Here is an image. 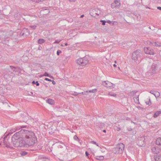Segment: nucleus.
<instances>
[{
    "mask_svg": "<svg viewBox=\"0 0 161 161\" xmlns=\"http://www.w3.org/2000/svg\"><path fill=\"white\" fill-rule=\"evenodd\" d=\"M17 134H14L12 138V142L15 147H28L33 146L37 142V139L35 133L32 131L26 130L23 138H17Z\"/></svg>",
    "mask_w": 161,
    "mask_h": 161,
    "instance_id": "f257e3e1",
    "label": "nucleus"
},
{
    "mask_svg": "<svg viewBox=\"0 0 161 161\" xmlns=\"http://www.w3.org/2000/svg\"><path fill=\"white\" fill-rule=\"evenodd\" d=\"M124 145L123 143H120L117 144L115 149V153L117 154L122 153L124 149Z\"/></svg>",
    "mask_w": 161,
    "mask_h": 161,
    "instance_id": "f03ea898",
    "label": "nucleus"
},
{
    "mask_svg": "<svg viewBox=\"0 0 161 161\" xmlns=\"http://www.w3.org/2000/svg\"><path fill=\"white\" fill-rule=\"evenodd\" d=\"M88 62V61L86 58H79L76 60V63L80 66H84L86 65Z\"/></svg>",
    "mask_w": 161,
    "mask_h": 161,
    "instance_id": "7ed1b4c3",
    "label": "nucleus"
},
{
    "mask_svg": "<svg viewBox=\"0 0 161 161\" xmlns=\"http://www.w3.org/2000/svg\"><path fill=\"white\" fill-rule=\"evenodd\" d=\"M145 53L147 54L154 55L155 53L153 49L148 47H145L144 49Z\"/></svg>",
    "mask_w": 161,
    "mask_h": 161,
    "instance_id": "20e7f679",
    "label": "nucleus"
},
{
    "mask_svg": "<svg viewBox=\"0 0 161 161\" xmlns=\"http://www.w3.org/2000/svg\"><path fill=\"white\" fill-rule=\"evenodd\" d=\"M120 0H116L111 5V7L114 8L119 6L120 5Z\"/></svg>",
    "mask_w": 161,
    "mask_h": 161,
    "instance_id": "39448f33",
    "label": "nucleus"
},
{
    "mask_svg": "<svg viewBox=\"0 0 161 161\" xmlns=\"http://www.w3.org/2000/svg\"><path fill=\"white\" fill-rule=\"evenodd\" d=\"M152 150L153 153L154 154H158L160 151V149L158 147H155L152 148Z\"/></svg>",
    "mask_w": 161,
    "mask_h": 161,
    "instance_id": "423d86ee",
    "label": "nucleus"
},
{
    "mask_svg": "<svg viewBox=\"0 0 161 161\" xmlns=\"http://www.w3.org/2000/svg\"><path fill=\"white\" fill-rule=\"evenodd\" d=\"M47 102L50 105H53L54 104V101L52 99H48L46 100Z\"/></svg>",
    "mask_w": 161,
    "mask_h": 161,
    "instance_id": "0eeeda50",
    "label": "nucleus"
},
{
    "mask_svg": "<svg viewBox=\"0 0 161 161\" xmlns=\"http://www.w3.org/2000/svg\"><path fill=\"white\" fill-rule=\"evenodd\" d=\"M156 144L158 145H161V138H158L156 140Z\"/></svg>",
    "mask_w": 161,
    "mask_h": 161,
    "instance_id": "6e6552de",
    "label": "nucleus"
},
{
    "mask_svg": "<svg viewBox=\"0 0 161 161\" xmlns=\"http://www.w3.org/2000/svg\"><path fill=\"white\" fill-rule=\"evenodd\" d=\"M161 111H158L156 112L153 115V117L154 118L157 117L161 114Z\"/></svg>",
    "mask_w": 161,
    "mask_h": 161,
    "instance_id": "1a4fd4ad",
    "label": "nucleus"
},
{
    "mask_svg": "<svg viewBox=\"0 0 161 161\" xmlns=\"http://www.w3.org/2000/svg\"><path fill=\"white\" fill-rule=\"evenodd\" d=\"M96 158L99 160H103L104 159V156H96Z\"/></svg>",
    "mask_w": 161,
    "mask_h": 161,
    "instance_id": "9d476101",
    "label": "nucleus"
},
{
    "mask_svg": "<svg viewBox=\"0 0 161 161\" xmlns=\"http://www.w3.org/2000/svg\"><path fill=\"white\" fill-rule=\"evenodd\" d=\"M103 83V85L107 87H108V85L110 86V85H112V84L111 83H110L108 81L104 82V83Z\"/></svg>",
    "mask_w": 161,
    "mask_h": 161,
    "instance_id": "9b49d317",
    "label": "nucleus"
},
{
    "mask_svg": "<svg viewBox=\"0 0 161 161\" xmlns=\"http://www.w3.org/2000/svg\"><path fill=\"white\" fill-rule=\"evenodd\" d=\"M145 103L147 105H150L151 104L150 99L149 98L147 99L146 100Z\"/></svg>",
    "mask_w": 161,
    "mask_h": 161,
    "instance_id": "f8f14e48",
    "label": "nucleus"
},
{
    "mask_svg": "<svg viewBox=\"0 0 161 161\" xmlns=\"http://www.w3.org/2000/svg\"><path fill=\"white\" fill-rule=\"evenodd\" d=\"M155 161H161V156H158L155 158Z\"/></svg>",
    "mask_w": 161,
    "mask_h": 161,
    "instance_id": "ddd939ff",
    "label": "nucleus"
},
{
    "mask_svg": "<svg viewBox=\"0 0 161 161\" xmlns=\"http://www.w3.org/2000/svg\"><path fill=\"white\" fill-rule=\"evenodd\" d=\"M45 42V40L42 39H41L38 40V43L39 44H42Z\"/></svg>",
    "mask_w": 161,
    "mask_h": 161,
    "instance_id": "4468645a",
    "label": "nucleus"
},
{
    "mask_svg": "<svg viewBox=\"0 0 161 161\" xmlns=\"http://www.w3.org/2000/svg\"><path fill=\"white\" fill-rule=\"evenodd\" d=\"M134 100L136 103H139V101L138 97H134Z\"/></svg>",
    "mask_w": 161,
    "mask_h": 161,
    "instance_id": "2eb2a0df",
    "label": "nucleus"
},
{
    "mask_svg": "<svg viewBox=\"0 0 161 161\" xmlns=\"http://www.w3.org/2000/svg\"><path fill=\"white\" fill-rule=\"evenodd\" d=\"M154 95L156 97H158L160 95V93L158 92H155Z\"/></svg>",
    "mask_w": 161,
    "mask_h": 161,
    "instance_id": "dca6fc26",
    "label": "nucleus"
},
{
    "mask_svg": "<svg viewBox=\"0 0 161 161\" xmlns=\"http://www.w3.org/2000/svg\"><path fill=\"white\" fill-rule=\"evenodd\" d=\"M27 153L26 152L23 151L21 153V154L22 156H25L27 154Z\"/></svg>",
    "mask_w": 161,
    "mask_h": 161,
    "instance_id": "f3484780",
    "label": "nucleus"
},
{
    "mask_svg": "<svg viewBox=\"0 0 161 161\" xmlns=\"http://www.w3.org/2000/svg\"><path fill=\"white\" fill-rule=\"evenodd\" d=\"M43 76H48L51 77V76H49V74L46 72L43 75Z\"/></svg>",
    "mask_w": 161,
    "mask_h": 161,
    "instance_id": "a211bd4d",
    "label": "nucleus"
},
{
    "mask_svg": "<svg viewBox=\"0 0 161 161\" xmlns=\"http://www.w3.org/2000/svg\"><path fill=\"white\" fill-rule=\"evenodd\" d=\"M91 143L93 144H95L97 146H98V143H97V142H95L94 141H92L91 142Z\"/></svg>",
    "mask_w": 161,
    "mask_h": 161,
    "instance_id": "6ab92c4d",
    "label": "nucleus"
},
{
    "mask_svg": "<svg viewBox=\"0 0 161 161\" xmlns=\"http://www.w3.org/2000/svg\"><path fill=\"white\" fill-rule=\"evenodd\" d=\"M96 91H97L96 89H94L92 90H90V92L94 93V92H96Z\"/></svg>",
    "mask_w": 161,
    "mask_h": 161,
    "instance_id": "aec40b11",
    "label": "nucleus"
},
{
    "mask_svg": "<svg viewBox=\"0 0 161 161\" xmlns=\"http://www.w3.org/2000/svg\"><path fill=\"white\" fill-rule=\"evenodd\" d=\"M43 0H33V1L36 2H39Z\"/></svg>",
    "mask_w": 161,
    "mask_h": 161,
    "instance_id": "412c9836",
    "label": "nucleus"
},
{
    "mask_svg": "<svg viewBox=\"0 0 161 161\" xmlns=\"http://www.w3.org/2000/svg\"><path fill=\"white\" fill-rule=\"evenodd\" d=\"M61 53V51L60 50H58L57 51V54L58 55L59 54V53Z\"/></svg>",
    "mask_w": 161,
    "mask_h": 161,
    "instance_id": "4be33fe9",
    "label": "nucleus"
},
{
    "mask_svg": "<svg viewBox=\"0 0 161 161\" xmlns=\"http://www.w3.org/2000/svg\"><path fill=\"white\" fill-rule=\"evenodd\" d=\"M45 80H47V81H51L52 80H51L48 79V78H45Z\"/></svg>",
    "mask_w": 161,
    "mask_h": 161,
    "instance_id": "5701e85b",
    "label": "nucleus"
},
{
    "mask_svg": "<svg viewBox=\"0 0 161 161\" xmlns=\"http://www.w3.org/2000/svg\"><path fill=\"white\" fill-rule=\"evenodd\" d=\"M85 154H86V157H88V155H89V154H88V153L87 152H86Z\"/></svg>",
    "mask_w": 161,
    "mask_h": 161,
    "instance_id": "b1692460",
    "label": "nucleus"
},
{
    "mask_svg": "<svg viewBox=\"0 0 161 161\" xmlns=\"http://www.w3.org/2000/svg\"><path fill=\"white\" fill-rule=\"evenodd\" d=\"M101 22H103V24H102L103 25H105V21H103V20H101Z\"/></svg>",
    "mask_w": 161,
    "mask_h": 161,
    "instance_id": "393cba45",
    "label": "nucleus"
},
{
    "mask_svg": "<svg viewBox=\"0 0 161 161\" xmlns=\"http://www.w3.org/2000/svg\"><path fill=\"white\" fill-rule=\"evenodd\" d=\"M60 42V41H56L55 42H54V43H59V42Z\"/></svg>",
    "mask_w": 161,
    "mask_h": 161,
    "instance_id": "a878e982",
    "label": "nucleus"
},
{
    "mask_svg": "<svg viewBox=\"0 0 161 161\" xmlns=\"http://www.w3.org/2000/svg\"><path fill=\"white\" fill-rule=\"evenodd\" d=\"M36 85L37 86H38L39 85V84L38 83V81H36Z\"/></svg>",
    "mask_w": 161,
    "mask_h": 161,
    "instance_id": "bb28decb",
    "label": "nucleus"
},
{
    "mask_svg": "<svg viewBox=\"0 0 161 161\" xmlns=\"http://www.w3.org/2000/svg\"><path fill=\"white\" fill-rule=\"evenodd\" d=\"M109 94L110 95L113 96H115L116 95V94H114L113 95H112V94H111V93H109Z\"/></svg>",
    "mask_w": 161,
    "mask_h": 161,
    "instance_id": "cd10ccee",
    "label": "nucleus"
},
{
    "mask_svg": "<svg viewBox=\"0 0 161 161\" xmlns=\"http://www.w3.org/2000/svg\"><path fill=\"white\" fill-rule=\"evenodd\" d=\"M157 8L158 9L161 10V7H157Z\"/></svg>",
    "mask_w": 161,
    "mask_h": 161,
    "instance_id": "c85d7f7f",
    "label": "nucleus"
},
{
    "mask_svg": "<svg viewBox=\"0 0 161 161\" xmlns=\"http://www.w3.org/2000/svg\"><path fill=\"white\" fill-rule=\"evenodd\" d=\"M52 83H53V84H54V85L55 84V82H54V81H53Z\"/></svg>",
    "mask_w": 161,
    "mask_h": 161,
    "instance_id": "c756f323",
    "label": "nucleus"
},
{
    "mask_svg": "<svg viewBox=\"0 0 161 161\" xmlns=\"http://www.w3.org/2000/svg\"><path fill=\"white\" fill-rule=\"evenodd\" d=\"M114 66L115 67H116V65L114 64Z\"/></svg>",
    "mask_w": 161,
    "mask_h": 161,
    "instance_id": "7c9ffc66",
    "label": "nucleus"
},
{
    "mask_svg": "<svg viewBox=\"0 0 161 161\" xmlns=\"http://www.w3.org/2000/svg\"><path fill=\"white\" fill-rule=\"evenodd\" d=\"M84 16V15H81V16H80V18H82Z\"/></svg>",
    "mask_w": 161,
    "mask_h": 161,
    "instance_id": "2f4dec72",
    "label": "nucleus"
},
{
    "mask_svg": "<svg viewBox=\"0 0 161 161\" xmlns=\"http://www.w3.org/2000/svg\"><path fill=\"white\" fill-rule=\"evenodd\" d=\"M65 46H67L68 45V44H67V43H65Z\"/></svg>",
    "mask_w": 161,
    "mask_h": 161,
    "instance_id": "473e14b6",
    "label": "nucleus"
},
{
    "mask_svg": "<svg viewBox=\"0 0 161 161\" xmlns=\"http://www.w3.org/2000/svg\"><path fill=\"white\" fill-rule=\"evenodd\" d=\"M43 76H43V75H41L40 76V77H42Z\"/></svg>",
    "mask_w": 161,
    "mask_h": 161,
    "instance_id": "72a5a7b5",
    "label": "nucleus"
},
{
    "mask_svg": "<svg viewBox=\"0 0 161 161\" xmlns=\"http://www.w3.org/2000/svg\"><path fill=\"white\" fill-rule=\"evenodd\" d=\"M35 83V81H33L32 82V83L33 84H34V83Z\"/></svg>",
    "mask_w": 161,
    "mask_h": 161,
    "instance_id": "f704fd0d",
    "label": "nucleus"
},
{
    "mask_svg": "<svg viewBox=\"0 0 161 161\" xmlns=\"http://www.w3.org/2000/svg\"><path fill=\"white\" fill-rule=\"evenodd\" d=\"M103 132H106V130H103Z\"/></svg>",
    "mask_w": 161,
    "mask_h": 161,
    "instance_id": "c9c22d12",
    "label": "nucleus"
},
{
    "mask_svg": "<svg viewBox=\"0 0 161 161\" xmlns=\"http://www.w3.org/2000/svg\"><path fill=\"white\" fill-rule=\"evenodd\" d=\"M115 62V63H116H116H117V62H116V61H115V62Z\"/></svg>",
    "mask_w": 161,
    "mask_h": 161,
    "instance_id": "e433bc0d",
    "label": "nucleus"
},
{
    "mask_svg": "<svg viewBox=\"0 0 161 161\" xmlns=\"http://www.w3.org/2000/svg\"><path fill=\"white\" fill-rule=\"evenodd\" d=\"M61 46H63V45H61Z\"/></svg>",
    "mask_w": 161,
    "mask_h": 161,
    "instance_id": "4c0bfd02",
    "label": "nucleus"
},
{
    "mask_svg": "<svg viewBox=\"0 0 161 161\" xmlns=\"http://www.w3.org/2000/svg\"><path fill=\"white\" fill-rule=\"evenodd\" d=\"M119 130H120V128H119Z\"/></svg>",
    "mask_w": 161,
    "mask_h": 161,
    "instance_id": "58836bf2",
    "label": "nucleus"
},
{
    "mask_svg": "<svg viewBox=\"0 0 161 161\" xmlns=\"http://www.w3.org/2000/svg\"><path fill=\"white\" fill-rule=\"evenodd\" d=\"M1 145V143H0V145Z\"/></svg>",
    "mask_w": 161,
    "mask_h": 161,
    "instance_id": "ea45409f",
    "label": "nucleus"
}]
</instances>
